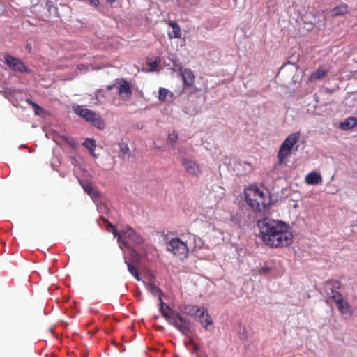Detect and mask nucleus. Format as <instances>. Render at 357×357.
<instances>
[{
	"instance_id": "f257e3e1",
	"label": "nucleus",
	"mask_w": 357,
	"mask_h": 357,
	"mask_svg": "<svg viewBox=\"0 0 357 357\" xmlns=\"http://www.w3.org/2000/svg\"><path fill=\"white\" fill-rule=\"evenodd\" d=\"M262 241L270 248H282L289 245L293 235L289 225L279 220L264 218L257 222Z\"/></svg>"
},
{
	"instance_id": "f03ea898",
	"label": "nucleus",
	"mask_w": 357,
	"mask_h": 357,
	"mask_svg": "<svg viewBox=\"0 0 357 357\" xmlns=\"http://www.w3.org/2000/svg\"><path fill=\"white\" fill-rule=\"evenodd\" d=\"M245 201L255 213H264L268 210L271 198L257 187H250L245 192Z\"/></svg>"
},
{
	"instance_id": "7ed1b4c3",
	"label": "nucleus",
	"mask_w": 357,
	"mask_h": 357,
	"mask_svg": "<svg viewBox=\"0 0 357 357\" xmlns=\"http://www.w3.org/2000/svg\"><path fill=\"white\" fill-rule=\"evenodd\" d=\"M160 311L162 317L169 322V324L174 326L183 335H188L190 332V321L183 317L177 311L171 309L167 305L165 304L160 298Z\"/></svg>"
},
{
	"instance_id": "20e7f679",
	"label": "nucleus",
	"mask_w": 357,
	"mask_h": 357,
	"mask_svg": "<svg viewBox=\"0 0 357 357\" xmlns=\"http://www.w3.org/2000/svg\"><path fill=\"white\" fill-rule=\"evenodd\" d=\"M299 137L300 132H296L289 135L282 142L277 155L279 165L283 164L284 159L291 155V150Z\"/></svg>"
},
{
	"instance_id": "39448f33",
	"label": "nucleus",
	"mask_w": 357,
	"mask_h": 357,
	"mask_svg": "<svg viewBox=\"0 0 357 357\" xmlns=\"http://www.w3.org/2000/svg\"><path fill=\"white\" fill-rule=\"evenodd\" d=\"M117 89L118 94L123 101H129L132 95V86L130 83L124 78H117L114 81V84L108 85L106 88L107 91L112 89Z\"/></svg>"
},
{
	"instance_id": "423d86ee",
	"label": "nucleus",
	"mask_w": 357,
	"mask_h": 357,
	"mask_svg": "<svg viewBox=\"0 0 357 357\" xmlns=\"http://www.w3.org/2000/svg\"><path fill=\"white\" fill-rule=\"evenodd\" d=\"M76 114L84 118L86 121L90 122L93 126L100 130H103L105 123L101 116L95 112L82 106H78L75 109Z\"/></svg>"
},
{
	"instance_id": "0eeeda50",
	"label": "nucleus",
	"mask_w": 357,
	"mask_h": 357,
	"mask_svg": "<svg viewBox=\"0 0 357 357\" xmlns=\"http://www.w3.org/2000/svg\"><path fill=\"white\" fill-rule=\"evenodd\" d=\"M341 288V282L334 279L326 280L322 284L324 293L326 296L331 298L333 302L337 300V298L342 296V294L338 291Z\"/></svg>"
},
{
	"instance_id": "6e6552de",
	"label": "nucleus",
	"mask_w": 357,
	"mask_h": 357,
	"mask_svg": "<svg viewBox=\"0 0 357 357\" xmlns=\"http://www.w3.org/2000/svg\"><path fill=\"white\" fill-rule=\"evenodd\" d=\"M167 250L181 258H186L189 253L186 242L181 241L179 238H173L168 244Z\"/></svg>"
},
{
	"instance_id": "1a4fd4ad",
	"label": "nucleus",
	"mask_w": 357,
	"mask_h": 357,
	"mask_svg": "<svg viewBox=\"0 0 357 357\" xmlns=\"http://www.w3.org/2000/svg\"><path fill=\"white\" fill-rule=\"evenodd\" d=\"M334 301L342 317L345 319H351L354 313V310L347 300L343 296Z\"/></svg>"
},
{
	"instance_id": "9d476101",
	"label": "nucleus",
	"mask_w": 357,
	"mask_h": 357,
	"mask_svg": "<svg viewBox=\"0 0 357 357\" xmlns=\"http://www.w3.org/2000/svg\"><path fill=\"white\" fill-rule=\"evenodd\" d=\"M4 63L6 64L11 70L24 73H29L30 69L28 68L24 63L17 57H14L9 54H6L4 56Z\"/></svg>"
},
{
	"instance_id": "9b49d317",
	"label": "nucleus",
	"mask_w": 357,
	"mask_h": 357,
	"mask_svg": "<svg viewBox=\"0 0 357 357\" xmlns=\"http://www.w3.org/2000/svg\"><path fill=\"white\" fill-rule=\"evenodd\" d=\"M181 164L184 167L185 172L190 176L198 177L200 176L202 171L199 166L193 160L185 158L181 159Z\"/></svg>"
},
{
	"instance_id": "f8f14e48",
	"label": "nucleus",
	"mask_w": 357,
	"mask_h": 357,
	"mask_svg": "<svg viewBox=\"0 0 357 357\" xmlns=\"http://www.w3.org/2000/svg\"><path fill=\"white\" fill-rule=\"evenodd\" d=\"M180 75L183 80V86L184 91L186 88L192 86L195 81V76L190 68L180 69ZM182 91L181 93H182Z\"/></svg>"
},
{
	"instance_id": "ddd939ff",
	"label": "nucleus",
	"mask_w": 357,
	"mask_h": 357,
	"mask_svg": "<svg viewBox=\"0 0 357 357\" xmlns=\"http://www.w3.org/2000/svg\"><path fill=\"white\" fill-rule=\"evenodd\" d=\"M121 232L135 244L141 245L144 243L143 238L129 225L123 226Z\"/></svg>"
},
{
	"instance_id": "4468645a",
	"label": "nucleus",
	"mask_w": 357,
	"mask_h": 357,
	"mask_svg": "<svg viewBox=\"0 0 357 357\" xmlns=\"http://www.w3.org/2000/svg\"><path fill=\"white\" fill-rule=\"evenodd\" d=\"M158 98L160 102H173L175 99V96L169 90L160 87L158 90Z\"/></svg>"
},
{
	"instance_id": "2eb2a0df",
	"label": "nucleus",
	"mask_w": 357,
	"mask_h": 357,
	"mask_svg": "<svg viewBox=\"0 0 357 357\" xmlns=\"http://www.w3.org/2000/svg\"><path fill=\"white\" fill-rule=\"evenodd\" d=\"M198 317L200 324L206 330H208V326L213 324V320L206 310L202 309Z\"/></svg>"
},
{
	"instance_id": "dca6fc26",
	"label": "nucleus",
	"mask_w": 357,
	"mask_h": 357,
	"mask_svg": "<svg viewBox=\"0 0 357 357\" xmlns=\"http://www.w3.org/2000/svg\"><path fill=\"white\" fill-rule=\"evenodd\" d=\"M202 308L194 305H185L181 308L184 314L190 317L198 316Z\"/></svg>"
},
{
	"instance_id": "f3484780",
	"label": "nucleus",
	"mask_w": 357,
	"mask_h": 357,
	"mask_svg": "<svg viewBox=\"0 0 357 357\" xmlns=\"http://www.w3.org/2000/svg\"><path fill=\"white\" fill-rule=\"evenodd\" d=\"M321 176L315 172H311L305 176V183L308 185H317L321 183Z\"/></svg>"
},
{
	"instance_id": "a211bd4d",
	"label": "nucleus",
	"mask_w": 357,
	"mask_h": 357,
	"mask_svg": "<svg viewBox=\"0 0 357 357\" xmlns=\"http://www.w3.org/2000/svg\"><path fill=\"white\" fill-rule=\"evenodd\" d=\"M168 24L172 28V32L169 33L170 38H179L181 36V29L178 23L175 21H169Z\"/></svg>"
},
{
	"instance_id": "6ab92c4d",
	"label": "nucleus",
	"mask_w": 357,
	"mask_h": 357,
	"mask_svg": "<svg viewBox=\"0 0 357 357\" xmlns=\"http://www.w3.org/2000/svg\"><path fill=\"white\" fill-rule=\"evenodd\" d=\"M81 185L82 186L84 191L91 197H96L98 196V192L93 186V185L89 182H84L83 181H79Z\"/></svg>"
},
{
	"instance_id": "aec40b11",
	"label": "nucleus",
	"mask_w": 357,
	"mask_h": 357,
	"mask_svg": "<svg viewBox=\"0 0 357 357\" xmlns=\"http://www.w3.org/2000/svg\"><path fill=\"white\" fill-rule=\"evenodd\" d=\"M83 146L89 150L91 155L93 158H97V155L94 152V149L96 146V141L93 139H89V138L86 139L84 141V142L83 143Z\"/></svg>"
},
{
	"instance_id": "412c9836",
	"label": "nucleus",
	"mask_w": 357,
	"mask_h": 357,
	"mask_svg": "<svg viewBox=\"0 0 357 357\" xmlns=\"http://www.w3.org/2000/svg\"><path fill=\"white\" fill-rule=\"evenodd\" d=\"M348 11V6L347 4L342 3L334 7L331 10V14L333 17H337L347 13Z\"/></svg>"
},
{
	"instance_id": "4be33fe9",
	"label": "nucleus",
	"mask_w": 357,
	"mask_h": 357,
	"mask_svg": "<svg viewBox=\"0 0 357 357\" xmlns=\"http://www.w3.org/2000/svg\"><path fill=\"white\" fill-rule=\"evenodd\" d=\"M327 74L326 70H324L321 69H317L314 72H313L308 77L309 82H314L317 80H319L323 79Z\"/></svg>"
},
{
	"instance_id": "5701e85b",
	"label": "nucleus",
	"mask_w": 357,
	"mask_h": 357,
	"mask_svg": "<svg viewBox=\"0 0 357 357\" xmlns=\"http://www.w3.org/2000/svg\"><path fill=\"white\" fill-rule=\"evenodd\" d=\"M356 119L354 117L347 118L344 121L340 123V128L343 130H349L356 125Z\"/></svg>"
},
{
	"instance_id": "b1692460",
	"label": "nucleus",
	"mask_w": 357,
	"mask_h": 357,
	"mask_svg": "<svg viewBox=\"0 0 357 357\" xmlns=\"http://www.w3.org/2000/svg\"><path fill=\"white\" fill-rule=\"evenodd\" d=\"M126 264H127V266H128V271L130 272V273L138 281H140L141 280V278H140V275H139V273L137 269V268L133 266L131 263L128 262V261H126Z\"/></svg>"
},
{
	"instance_id": "393cba45",
	"label": "nucleus",
	"mask_w": 357,
	"mask_h": 357,
	"mask_svg": "<svg viewBox=\"0 0 357 357\" xmlns=\"http://www.w3.org/2000/svg\"><path fill=\"white\" fill-rule=\"evenodd\" d=\"M147 288L151 292V294H153L155 296H160L162 294L161 289L153 283H149L147 286Z\"/></svg>"
},
{
	"instance_id": "a878e982",
	"label": "nucleus",
	"mask_w": 357,
	"mask_h": 357,
	"mask_svg": "<svg viewBox=\"0 0 357 357\" xmlns=\"http://www.w3.org/2000/svg\"><path fill=\"white\" fill-rule=\"evenodd\" d=\"M27 103L32 106L36 115H40L43 111V109L39 106L37 103L33 102L31 99H27Z\"/></svg>"
},
{
	"instance_id": "bb28decb",
	"label": "nucleus",
	"mask_w": 357,
	"mask_h": 357,
	"mask_svg": "<svg viewBox=\"0 0 357 357\" xmlns=\"http://www.w3.org/2000/svg\"><path fill=\"white\" fill-rule=\"evenodd\" d=\"M119 146L121 151L120 157H124L129 152L128 145L126 143L121 142L119 144Z\"/></svg>"
},
{
	"instance_id": "cd10ccee",
	"label": "nucleus",
	"mask_w": 357,
	"mask_h": 357,
	"mask_svg": "<svg viewBox=\"0 0 357 357\" xmlns=\"http://www.w3.org/2000/svg\"><path fill=\"white\" fill-rule=\"evenodd\" d=\"M109 226L112 228V233L114 236L118 238L119 243H121V245H123L124 246H127L126 242L125 241L121 240V236L119 233L117 229L112 225H109Z\"/></svg>"
},
{
	"instance_id": "c85d7f7f",
	"label": "nucleus",
	"mask_w": 357,
	"mask_h": 357,
	"mask_svg": "<svg viewBox=\"0 0 357 357\" xmlns=\"http://www.w3.org/2000/svg\"><path fill=\"white\" fill-rule=\"evenodd\" d=\"M178 134L176 133V132H174V133H171L169 135V139L172 141V142H176V139H178Z\"/></svg>"
},
{
	"instance_id": "c756f323",
	"label": "nucleus",
	"mask_w": 357,
	"mask_h": 357,
	"mask_svg": "<svg viewBox=\"0 0 357 357\" xmlns=\"http://www.w3.org/2000/svg\"><path fill=\"white\" fill-rule=\"evenodd\" d=\"M89 1L90 2V4L93 6H98L100 3L99 0H89Z\"/></svg>"
},
{
	"instance_id": "7c9ffc66",
	"label": "nucleus",
	"mask_w": 357,
	"mask_h": 357,
	"mask_svg": "<svg viewBox=\"0 0 357 357\" xmlns=\"http://www.w3.org/2000/svg\"><path fill=\"white\" fill-rule=\"evenodd\" d=\"M103 93V90L102 89H98L96 91V99L98 100V97L99 96Z\"/></svg>"
},
{
	"instance_id": "2f4dec72",
	"label": "nucleus",
	"mask_w": 357,
	"mask_h": 357,
	"mask_svg": "<svg viewBox=\"0 0 357 357\" xmlns=\"http://www.w3.org/2000/svg\"><path fill=\"white\" fill-rule=\"evenodd\" d=\"M151 68H152L153 69V68H155V67H157V66H158V63H157V62H156V61H155V62L152 63L151 64Z\"/></svg>"
},
{
	"instance_id": "473e14b6",
	"label": "nucleus",
	"mask_w": 357,
	"mask_h": 357,
	"mask_svg": "<svg viewBox=\"0 0 357 357\" xmlns=\"http://www.w3.org/2000/svg\"><path fill=\"white\" fill-rule=\"evenodd\" d=\"M107 1H108L109 2H110V3H113V2H114L116 0H107Z\"/></svg>"
},
{
	"instance_id": "72a5a7b5",
	"label": "nucleus",
	"mask_w": 357,
	"mask_h": 357,
	"mask_svg": "<svg viewBox=\"0 0 357 357\" xmlns=\"http://www.w3.org/2000/svg\"><path fill=\"white\" fill-rule=\"evenodd\" d=\"M27 48H28V49H29V50H31V47H29V45H27Z\"/></svg>"
}]
</instances>
